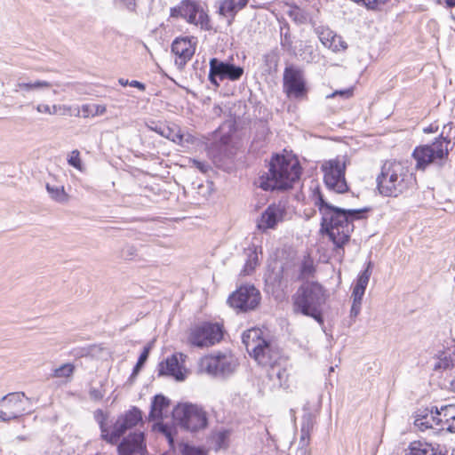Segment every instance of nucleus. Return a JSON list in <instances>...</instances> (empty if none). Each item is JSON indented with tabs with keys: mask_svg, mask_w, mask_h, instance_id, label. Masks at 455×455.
<instances>
[{
	"mask_svg": "<svg viewBox=\"0 0 455 455\" xmlns=\"http://www.w3.org/2000/svg\"><path fill=\"white\" fill-rule=\"evenodd\" d=\"M314 196L315 204L322 215V231L329 235L337 247H342L354 231L353 221L362 219L366 209L345 210L333 206L319 190Z\"/></svg>",
	"mask_w": 455,
	"mask_h": 455,
	"instance_id": "nucleus-1",
	"label": "nucleus"
},
{
	"mask_svg": "<svg viewBox=\"0 0 455 455\" xmlns=\"http://www.w3.org/2000/svg\"><path fill=\"white\" fill-rule=\"evenodd\" d=\"M377 188L384 196L397 197L417 186L412 169L403 162H386L377 176Z\"/></svg>",
	"mask_w": 455,
	"mask_h": 455,
	"instance_id": "nucleus-2",
	"label": "nucleus"
},
{
	"mask_svg": "<svg viewBox=\"0 0 455 455\" xmlns=\"http://www.w3.org/2000/svg\"><path fill=\"white\" fill-rule=\"evenodd\" d=\"M300 175L297 159L276 155L269 163L268 172L259 177L256 184L263 190H285L292 186Z\"/></svg>",
	"mask_w": 455,
	"mask_h": 455,
	"instance_id": "nucleus-3",
	"label": "nucleus"
},
{
	"mask_svg": "<svg viewBox=\"0 0 455 455\" xmlns=\"http://www.w3.org/2000/svg\"><path fill=\"white\" fill-rule=\"evenodd\" d=\"M326 299V291L319 283L307 281L292 296L293 311L312 317L323 324V307Z\"/></svg>",
	"mask_w": 455,
	"mask_h": 455,
	"instance_id": "nucleus-4",
	"label": "nucleus"
},
{
	"mask_svg": "<svg viewBox=\"0 0 455 455\" xmlns=\"http://www.w3.org/2000/svg\"><path fill=\"white\" fill-rule=\"evenodd\" d=\"M242 339L247 352L259 365L269 370L283 362L277 345L272 340L263 338L261 330H248L243 333Z\"/></svg>",
	"mask_w": 455,
	"mask_h": 455,
	"instance_id": "nucleus-5",
	"label": "nucleus"
},
{
	"mask_svg": "<svg viewBox=\"0 0 455 455\" xmlns=\"http://www.w3.org/2000/svg\"><path fill=\"white\" fill-rule=\"evenodd\" d=\"M451 129V123L443 126V130ZM444 131L442 132V134ZM450 140L446 137L441 135L431 145H424L417 147L412 154L413 158L416 160V168L424 170L427 165L436 161L443 160L448 156L449 149L448 146Z\"/></svg>",
	"mask_w": 455,
	"mask_h": 455,
	"instance_id": "nucleus-6",
	"label": "nucleus"
},
{
	"mask_svg": "<svg viewBox=\"0 0 455 455\" xmlns=\"http://www.w3.org/2000/svg\"><path fill=\"white\" fill-rule=\"evenodd\" d=\"M347 164V156H337L322 164L323 181L330 191L343 194L348 190L345 178Z\"/></svg>",
	"mask_w": 455,
	"mask_h": 455,
	"instance_id": "nucleus-7",
	"label": "nucleus"
},
{
	"mask_svg": "<svg viewBox=\"0 0 455 455\" xmlns=\"http://www.w3.org/2000/svg\"><path fill=\"white\" fill-rule=\"evenodd\" d=\"M237 359L231 353H217L200 360V371L216 377H226L235 372Z\"/></svg>",
	"mask_w": 455,
	"mask_h": 455,
	"instance_id": "nucleus-8",
	"label": "nucleus"
},
{
	"mask_svg": "<svg viewBox=\"0 0 455 455\" xmlns=\"http://www.w3.org/2000/svg\"><path fill=\"white\" fill-rule=\"evenodd\" d=\"M172 415L182 427L189 431H198L207 426L206 412L197 405L179 404Z\"/></svg>",
	"mask_w": 455,
	"mask_h": 455,
	"instance_id": "nucleus-9",
	"label": "nucleus"
},
{
	"mask_svg": "<svg viewBox=\"0 0 455 455\" xmlns=\"http://www.w3.org/2000/svg\"><path fill=\"white\" fill-rule=\"evenodd\" d=\"M223 338V329L219 323H203L190 330L189 343L197 347H209L219 343Z\"/></svg>",
	"mask_w": 455,
	"mask_h": 455,
	"instance_id": "nucleus-10",
	"label": "nucleus"
},
{
	"mask_svg": "<svg viewBox=\"0 0 455 455\" xmlns=\"http://www.w3.org/2000/svg\"><path fill=\"white\" fill-rule=\"evenodd\" d=\"M290 219L289 208L285 202L279 201L269 204L259 215L256 221L257 228L267 233L275 229L279 224Z\"/></svg>",
	"mask_w": 455,
	"mask_h": 455,
	"instance_id": "nucleus-11",
	"label": "nucleus"
},
{
	"mask_svg": "<svg viewBox=\"0 0 455 455\" xmlns=\"http://www.w3.org/2000/svg\"><path fill=\"white\" fill-rule=\"evenodd\" d=\"M141 421V411L134 407L117 419L111 433L108 432L103 425V421H100L101 436L107 442L116 443L127 430L137 426Z\"/></svg>",
	"mask_w": 455,
	"mask_h": 455,
	"instance_id": "nucleus-12",
	"label": "nucleus"
},
{
	"mask_svg": "<svg viewBox=\"0 0 455 455\" xmlns=\"http://www.w3.org/2000/svg\"><path fill=\"white\" fill-rule=\"evenodd\" d=\"M172 18L184 19L189 24L205 27L209 21L208 15L199 3L193 0H182L177 6L171 9Z\"/></svg>",
	"mask_w": 455,
	"mask_h": 455,
	"instance_id": "nucleus-13",
	"label": "nucleus"
},
{
	"mask_svg": "<svg viewBox=\"0 0 455 455\" xmlns=\"http://www.w3.org/2000/svg\"><path fill=\"white\" fill-rule=\"evenodd\" d=\"M28 398L24 393H10L0 399V420L11 421L24 415Z\"/></svg>",
	"mask_w": 455,
	"mask_h": 455,
	"instance_id": "nucleus-14",
	"label": "nucleus"
},
{
	"mask_svg": "<svg viewBox=\"0 0 455 455\" xmlns=\"http://www.w3.org/2000/svg\"><path fill=\"white\" fill-rule=\"evenodd\" d=\"M209 80L215 88L220 87V80L228 79L231 81L239 80L243 75V68L233 63L220 60L217 58L210 60Z\"/></svg>",
	"mask_w": 455,
	"mask_h": 455,
	"instance_id": "nucleus-15",
	"label": "nucleus"
},
{
	"mask_svg": "<svg viewBox=\"0 0 455 455\" xmlns=\"http://www.w3.org/2000/svg\"><path fill=\"white\" fill-rule=\"evenodd\" d=\"M260 301V293L253 285L241 286L234 291L228 299L233 308L241 312L255 309Z\"/></svg>",
	"mask_w": 455,
	"mask_h": 455,
	"instance_id": "nucleus-16",
	"label": "nucleus"
},
{
	"mask_svg": "<svg viewBox=\"0 0 455 455\" xmlns=\"http://www.w3.org/2000/svg\"><path fill=\"white\" fill-rule=\"evenodd\" d=\"M196 44L188 37L176 38L172 44V52L175 54V64L183 68L195 54Z\"/></svg>",
	"mask_w": 455,
	"mask_h": 455,
	"instance_id": "nucleus-17",
	"label": "nucleus"
},
{
	"mask_svg": "<svg viewBox=\"0 0 455 455\" xmlns=\"http://www.w3.org/2000/svg\"><path fill=\"white\" fill-rule=\"evenodd\" d=\"M437 406L419 408L414 414V427L419 431H437Z\"/></svg>",
	"mask_w": 455,
	"mask_h": 455,
	"instance_id": "nucleus-18",
	"label": "nucleus"
},
{
	"mask_svg": "<svg viewBox=\"0 0 455 455\" xmlns=\"http://www.w3.org/2000/svg\"><path fill=\"white\" fill-rule=\"evenodd\" d=\"M283 83L288 95L300 97L305 92V82L302 72L292 67L286 68L283 74Z\"/></svg>",
	"mask_w": 455,
	"mask_h": 455,
	"instance_id": "nucleus-19",
	"label": "nucleus"
},
{
	"mask_svg": "<svg viewBox=\"0 0 455 455\" xmlns=\"http://www.w3.org/2000/svg\"><path fill=\"white\" fill-rule=\"evenodd\" d=\"M145 448L144 434L134 432L124 438L117 449L119 455H143Z\"/></svg>",
	"mask_w": 455,
	"mask_h": 455,
	"instance_id": "nucleus-20",
	"label": "nucleus"
},
{
	"mask_svg": "<svg viewBox=\"0 0 455 455\" xmlns=\"http://www.w3.org/2000/svg\"><path fill=\"white\" fill-rule=\"evenodd\" d=\"M437 431L455 433V405L447 404L438 408Z\"/></svg>",
	"mask_w": 455,
	"mask_h": 455,
	"instance_id": "nucleus-21",
	"label": "nucleus"
},
{
	"mask_svg": "<svg viewBox=\"0 0 455 455\" xmlns=\"http://www.w3.org/2000/svg\"><path fill=\"white\" fill-rule=\"evenodd\" d=\"M183 368L180 363L178 355H172L166 358L165 361L162 362L158 365V375L159 376H171L176 380H184L185 375L183 373Z\"/></svg>",
	"mask_w": 455,
	"mask_h": 455,
	"instance_id": "nucleus-22",
	"label": "nucleus"
},
{
	"mask_svg": "<svg viewBox=\"0 0 455 455\" xmlns=\"http://www.w3.org/2000/svg\"><path fill=\"white\" fill-rule=\"evenodd\" d=\"M249 3V0H223L219 8L220 15L234 20L238 12L243 10Z\"/></svg>",
	"mask_w": 455,
	"mask_h": 455,
	"instance_id": "nucleus-23",
	"label": "nucleus"
},
{
	"mask_svg": "<svg viewBox=\"0 0 455 455\" xmlns=\"http://www.w3.org/2000/svg\"><path fill=\"white\" fill-rule=\"evenodd\" d=\"M169 407L170 401L165 396L162 395H156L151 403L149 419H162L168 412Z\"/></svg>",
	"mask_w": 455,
	"mask_h": 455,
	"instance_id": "nucleus-24",
	"label": "nucleus"
},
{
	"mask_svg": "<svg viewBox=\"0 0 455 455\" xmlns=\"http://www.w3.org/2000/svg\"><path fill=\"white\" fill-rule=\"evenodd\" d=\"M52 86V84L44 80H36L30 82H22L20 79L17 81L14 86L15 92H21L23 97H26L27 93L32 91H39L43 89H48Z\"/></svg>",
	"mask_w": 455,
	"mask_h": 455,
	"instance_id": "nucleus-25",
	"label": "nucleus"
},
{
	"mask_svg": "<svg viewBox=\"0 0 455 455\" xmlns=\"http://www.w3.org/2000/svg\"><path fill=\"white\" fill-rule=\"evenodd\" d=\"M371 262L369 261L367 267L359 275L356 283L353 289L352 297H363L366 287L371 275Z\"/></svg>",
	"mask_w": 455,
	"mask_h": 455,
	"instance_id": "nucleus-26",
	"label": "nucleus"
},
{
	"mask_svg": "<svg viewBox=\"0 0 455 455\" xmlns=\"http://www.w3.org/2000/svg\"><path fill=\"white\" fill-rule=\"evenodd\" d=\"M267 375L270 379H276L281 387H289V373L287 370L282 366V363L275 368H270Z\"/></svg>",
	"mask_w": 455,
	"mask_h": 455,
	"instance_id": "nucleus-27",
	"label": "nucleus"
},
{
	"mask_svg": "<svg viewBox=\"0 0 455 455\" xmlns=\"http://www.w3.org/2000/svg\"><path fill=\"white\" fill-rule=\"evenodd\" d=\"M246 260L242 270L243 275H251L259 264V257L255 248H248L244 251Z\"/></svg>",
	"mask_w": 455,
	"mask_h": 455,
	"instance_id": "nucleus-28",
	"label": "nucleus"
},
{
	"mask_svg": "<svg viewBox=\"0 0 455 455\" xmlns=\"http://www.w3.org/2000/svg\"><path fill=\"white\" fill-rule=\"evenodd\" d=\"M454 359L448 352H442L434 363V370L435 371H443L451 370L454 366Z\"/></svg>",
	"mask_w": 455,
	"mask_h": 455,
	"instance_id": "nucleus-29",
	"label": "nucleus"
},
{
	"mask_svg": "<svg viewBox=\"0 0 455 455\" xmlns=\"http://www.w3.org/2000/svg\"><path fill=\"white\" fill-rule=\"evenodd\" d=\"M46 190L51 198L58 203L64 204L68 201V196L63 186L46 184Z\"/></svg>",
	"mask_w": 455,
	"mask_h": 455,
	"instance_id": "nucleus-30",
	"label": "nucleus"
},
{
	"mask_svg": "<svg viewBox=\"0 0 455 455\" xmlns=\"http://www.w3.org/2000/svg\"><path fill=\"white\" fill-rule=\"evenodd\" d=\"M161 136L178 144H182L185 140L184 134L181 133L180 129L176 125H165L161 132Z\"/></svg>",
	"mask_w": 455,
	"mask_h": 455,
	"instance_id": "nucleus-31",
	"label": "nucleus"
},
{
	"mask_svg": "<svg viewBox=\"0 0 455 455\" xmlns=\"http://www.w3.org/2000/svg\"><path fill=\"white\" fill-rule=\"evenodd\" d=\"M82 116L84 118L90 116H97L105 114L107 108L104 105L85 104L81 107Z\"/></svg>",
	"mask_w": 455,
	"mask_h": 455,
	"instance_id": "nucleus-32",
	"label": "nucleus"
},
{
	"mask_svg": "<svg viewBox=\"0 0 455 455\" xmlns=\"http://www.w3.org/2000/svg\"><path fill=\"white\" fill-rule=\"evenodd\" d=\"M288 16L297 24H306L308 20V14L298 6L291 7L287 12Z\"/></svg>",
	"mask_w": 455,
	"mask_h": 455,
	"instance_id": "nucleus-33",
	"label": "nucleus"
},
{
	"mask_svg": "<svg viewBox=\"0 0 455 455\" xmlns=\"http://www.w3.org/2000/svg\"><path fill=\"white\" fill-rule=\"evenodd\" d=\"M315 31L320 42L323 44L324 47L328 46V44L331 42V39H333L334 36L336 35V33H334L329 28L323 26L317 27Z\"/></svg>",
	"mask_w": 455,
	"mask_h": 455,
	"instance_id": "nucleus-34",
	"label": "nucleus"
},
{
	"mask_svg": "<svg viewBox=\"0 0 455 455\" xmlns=\"http://www.w3.org/2000/svg\"><path fill=\"white\" fill-rule=\"evenodd\" d=\"M315 270L313 259L309 257L305 258L300 265L299 278L304 279L313 275Z\"/></svg>",
	"mask_w": 455,
	"mask_h": 455,
	"instance_id": "nucleus-35",
	"label": "nucleus"
},
{
	"mask_svg": "<svg viewBox=\"0 0 455 455\" xmlns=\"http://www.w3.org/2000/svg\"><path fill=\"white\" fill-rule=\"evenodd\" d=\"M281 46L282 48L286 51L287 52H289L290 54H294L296 55V51H295V48L293 47L292 45V40H291V35L289 33V30H287L286 32H283V28L281 29Z\"/></svg>",
	"mask_w": 455,
	"mask_h": 455,
	"instance_id": "nucleus-36",
	"label": "nucleus"
},
{
	"mask_svg": "<svg viewBox=\"0 0 455 455\" xmlns=\"http://www.w3.org/2000/svg\"><path fill=\"white\" fill-rule=\"evenodd\" d=\"M75 367L72 363H64L54 369L52 376L53 378H68L74 372Z\"/></svg>",
	"mask_w": 455,
	"mask_h": 455,
	"instance_id": "nucleus-37",
	"label": "nucleus"
},
{
	"mask_svg": "<svg viewBox=\"0 0 455 455\" xmlns=\"http://www.w3.org/2000/svg\"><path fill=\"white\" fill-rule=\"evenodd\" d=\"M310 440V433L300 430V439L299 443L298 455H308V445Z\"/></svg>",
	"mask_w": 455,
	"mask_h": 455,
	"instance_id": "nucleus-38",
	"label": "nucleus"
},
{
	"mask_svg": "<svg viewBox=\"0 0 455 455\" xmlns=\"http://www.w3.org/2000/svg\"><path fill=\"white\" fill-rule=\"evenodd\" d=\"M326 48L331 50L334 52H338L345 51L347 48V44L340 36L336 34L333 39H331V42L328 44Z\"/></svg>",
	"mask_w": 455,
	"mask_h": 455,
	"instance_id": "nucleus-39",
	"label": "nucleus"
},
{
	"mask_svg": "<svg viewBox=\"0 0 455 455\" xmlns=\"http://www.w3.org/2000/svg\"><path fill=\"white\" fill-rule=\"evenodd\" d=\"M154 429L162 433L166 437L171 445L173 443L172 427H170L168 425L158 422L154 426Z\"/></svg>",
	"mask_w": 455,
	"mask_h": 455,
	"instance_id": "nucleus-40",
	"label": "nucleus"
},
{
	"mask_svg": "<svg viewBox=\"0 0 455 455\" xmlns=\"http://www.w3.org/2000/svg\"><path fill=\"white\" fill-rule=\"evenodd\" d=\"M150 347H145L142 353L140 354L136 365L134 366L132 375H136L140 371L141 367L144 365L149 355Z\"/></svg>",
	"mask_w": 455,
	"mask_h": 455,
	"instance_id": "nucleus-41",
	"label": "nucleus"
},
{
	"mask_svg": "<svg viewBox=\"0 0 455 455\" xmlns=\"http://www.w3.org/2000/svg\"><path fill=\"white\" fill-rule=\"evenodd\" d=\"M68 163L74 168L82 171V161L78 150L75 149L70 153Z\"/></svg>",
	"mask_w": 455,
	"mask_h": 455,
	"instance_id": "nucleus-42",
	"label": "nucleus"
},
{
	"mask_svg": "<svg viewBox=\"0 0 455 455\" xmlns=\"http://www.w3.org/2000/svg\"><path fill=\"white\" fill-rule=\"evenodd\" d=\"M137 256V249L135 246L127 244L121 251V257L124 259L131 260Z\"/></svg>",
	"mask_w": 455,
	"mask_h": 455,
	"instance_id": "nucleus-43",
	"label": "nucleus"
},
{
	"mask_svg": "<svg viewBox=\"0 0 455 455\" xmlns=\"http://www.w3.org/2000/svg\"><path fill=\"white\" fill-rule=\"evenodd\" d=\"M315 425V420L311 414H307L302 419L301 429L303 431L308 432L311 434Z\"/></svg>",
	"mask_w": 455,
	"mask_h": 455,
	"instance_id": "nucleus-44",
	"label": "nucleus"
},
{
	"mask_svg": "<svg viewBox=\"0 0 455 455\" xmlns=\"http://www.w3.org/2000/svg\"><path fill=\"white\" fill-rule=\"evenodd\" d=\"M352 298H353V303H352V307H351V310H350V317L355 318L361 311L363 298L362 297H360V299H358L357 297H352Z\"/></svg>",
	"mask_w": 455,
	"mask_h": 455,
	"instance_id": "nucleus-45",
	"label": "nucleus"
},
{
	"mask_svg": "<svg viewBox=\"0 0 455 455\" xmlns=\"http://www.w3.org/2000/svg\"><path fill=\"white\" fill-rule=\"evenodd\" d=\"M355 2H363L368 9L376 10L385 4L388 0H354Z\"/></svg>",
	"mask_w": 455,
	"mask_h": 455,
	"instance_id": "nucleus-46",
	"label": "nucleus"
},
{
	"mask_svg": "<svg viewBox=\"0 0 455 455\" xmlns=\"http://www.w3.org/2000/svg\"><path fill=\"white\" fill-rule=\"evenodd\" d=\"M182 455H206V453L199 448L185 445L182 451Z\"/></svg>",
	"mask_w": 455,
	"mask_h": 455,
	"instance_id": "nucleus-47",
	"label": "nucleus"
},
{
	"mask_svg": "<svg viewBox=\"0 0 455 455\" xmlns=\"http://www.w3.org/2000/svg\"><path fill=\"white\" fill-rule=\"evenodd\" d=\"M229 433L228 431H221L217 434L216 443L219 448H223L226 446V442Z\"/></svg>",
	"mask_w": 455,
	"mask_h": 455,
	"instance_id": "nucleus-48",
	"label": "nucleus"
},
{
	"mask_svg": "<svg viewBox=\"0 0 455 455\" xmlns=\"http://www.w3.org/2000/svg\"><path fill=\"white\" fill-rule=\"evenodd\" d=\"M164 124L156 121H150L149 123L147 124V127L149 130L156 132L159 135H161V132L163 131V128H164Z\"/></svg>",
	"mask_w": 455,
	"mask_h": 455,
	"instance_id": "nucleus-49",
	"label": "nucleus"
},
{
	"mask_svg": "<svg viewBox=\"0 0 455 455\" xmlns=\"http://www.w3.org/2000/svg\"><path fill=\"white\" fill-rule=\"evenodd\" d=\"M337 95L342 96L343 98H350L353 95V90L352 89H347V90H341V91H336L331 95L328 96V98H333Z\"/></svg>",
	"mask_w": 455,
	"mask_h": 455,
	"instance_id": "nucleus-50",
	"label": "nucleus"
},
{
	"mask_svg": "<svg viewBox=\"0 0 455 455\" xmlns=\"http://www.w3.org/2000/svg\"><path fill=\"white\" fill-rule=\"evenodd\" d=\"M63 110V114H67L68 111L70 110V107H68V106H60V105H53L52 108H51V114L50 115H55L58 113L59 110Z\"/></svg>",
	"mask_w": 455,
	"mask_h": 455,
	"instance_id": "nucleus-51",
	"label": "nucleus"
},
{
	"mask_svg": "<svg viewBox=\"0 0 455 455\" xmlns=\"http://www.w3.org/2000/svg\"><path fill=\"white\" fill-rule=\"evenodd\" d=\"M90 397L95 401H98L103 398V394L98 388H91Z\"/></svg>",
	"mask_w": 455,
	"mask_h": 455,
	"instance_id": "nucleus-52",
	"label": "nucleus"
},
{
	"mask_svg": "<svg viewBox=\"0 0 455 455\" xmlns=\"http://www.w3.org/2000/svg\"><path fill=\"white\" fill-rule=\"evenodd\" d=\"M268 132L269 129L265 123H260L259 124V135H260V138H265Z\"/></svg>",
	"mask_w": 455,
	"mask_h": 455,
	"instance_id": "nucleus-53",
	"label": "nucleus"
},
{
	"mask_svg": "<svg viewBox=\"0 0 455 455\" xmlns=\"http://www.w3.org/2000/svg\"><path fill=\"white\" fill-rule=\"evenodd\" d=\"M36 111L39 113L51 114V107L46 104H38L36 106Z\"/></svg>",
	"mask_w": 455,
	"mask_h": 455,
	"instance_id": "nucleus-54",
	"label": "nucleus"
},
{
	"mask_svg": "<svg viewBox=\"0 0 455 455\" xmlns=\"http://www.w3.org/2000/svg\"><path fill=\"white\" fill-rule=\"evenodd\" d=\"M129 85L132 86V87H135V88H138L139 90L140 91H145L146 89V86L144 84L139 82V81H136V80H132L129 83Z\"/></svg>",
	"mask_w": 455,
	"mask_h": 455,
	"instance_id": "nucleus-55",
	"label": "nucleus"
},
{
	"mask_svg": "<svg viewBox=\"0 0 455 455\" xmlns=\"http://www.w3.org/2000/svg\"><path fill=\"white\" fill-rule=\"evenodd\" d=\"M194 164L196 166V168L199 169L203 172H206L209 169V166L204 163H202L199 161H194Z\"/></svg>",
	"mask_w": 455,
	"mask_h": 455,
	"instance_id": "nucleus-56",
	"label": "nucleus"
},
{
	"mask_svg": "<svg viewBox=\"0 0 455 455\" xmlns=\"http://www.w3.org/2000/svg\"><path fill=\"white\" fill-rule=\"evenodd\" d=\"M265 61H273L275 59V55L274 53H268L264 56Z\"/></svg>",
	"mask_w": 455,
	"mask_h": 455,
	"instance_id": "nucleus-57",
	"label": "nucleus"
},
{
	"mask_svg": "<svg viewBox=\"0 0 455 455\" xmlns=\"http://www.w3.org/2000/svg\"><path fill=\"white\" fill-rule=\"evenodd\" d=\"M315 56L313 54L312 50H311V51H310V52H309V57H306V56L302 57V59H303L304 60H306L307 62H311V61H313V60H315Z\"/></svg>",
	"mask_w": 455,
	"mask_h": 455,
	"instance_id": "nucleus-58",
	"label": "nucleus"
},
{
	"mask_svg": "<svg viewBox=\"0 0 455 455\" xmlns=\"http://www.w3.org/2000/svg\"><path fill=\"white\" fill-rule=\"evenodd\" d=\"M118 83H119L122 86H127V85H129L130 81H129V80H127V79H124V78H119V79H118Z\"/></svg>",
	"mask_w": 455,
	"mask_h": 455,
	"instance_id": "nucleus-59",
	"label": "nucleus"
},
{
	"mask_svg": "<svg viewBox=\"0 0 455 455\" xmlns=\"http://www.w3.org/2000/svg\"><path fill=\"white\" fill-rule=\"evenodd\" d=\"M44 455H59V453L56 451L46 450L44 451Z\"/></svg>",
	"mask_w": 455,
	"mask_h": 455,
	"instance_id": "nucleus-60",
	"label": "nucleus"
},
{
	"mask_svg": "<svg viewBox=\"0 0 455 455\" xmlns=\"http://www.w3.org/2000/svg\"><path fill=\"white\" fill-rule=\"evenodd\" d=\"M446 4L450 7L455 6V0H446Z\"/></svg>",
	"mask_w": 455,
	"mask_h": 455,
	"instance_id": "nucleus-61",
	"label": "nucleus"
},
{
	"mask_svg": "<svg viewBox=\"0 0 455 455\" xmlns=\"http://www.w3.org/2000/svg\"><path fill=\"white\" fill-rule=\"evenodd\" d=\"M451 389L455 392V379L451 382Z\"/></svg>",
	"mask_w": 455,
	"mask_h": 455,
	"instance_id": "nucleus-62",
	"label": "nucleus"
},
{
	"mask_svg": "<svg viewBox=\"0 0 455 455\" xmlns=\"http://www.w3.org/2000/svg\"><path fill=\"white\" fill-rule=\"evenodd\" d=\"M79 115H80V110L78 109V110H77V113L76 114V116H79Z\"/></svg>",
	"mask_w": 455,
	"mask_h": 455,
	"instance_id": "nucleus-63",
	"label": "nucleus"
},
{
	"mask_svg": "<svg viewBox=\"0 0 455 455\" xmlns=\"http://www.w3.org/2000/svg\"><path fill=\"white\" fill-rule=\"evenodd\" d=\"M94 455H100V454H99V453H96V454H94Z\"/></svg>",
	"mask_w": 455,
	"mask_h": 455,
	"instance_id": "nucleus-64",
	"label": "nucleus"
}]
</instances>
